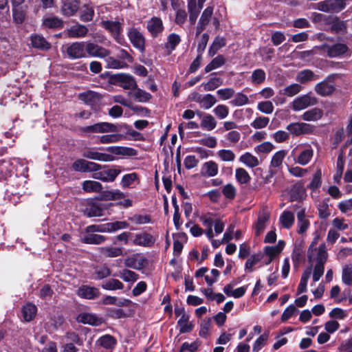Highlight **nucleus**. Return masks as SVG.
<instances>
[{
    "label": "nucleus",
    "instance_id": "a211bd4d",
    "mask_svg": "<svg viewBox=\"0 0 352 352\" xmlns=\"http://www.w3.org/2000/svg\"><path fill=\"white\" fill-rule=\"evenodd\" d=\"M219 166L214 161L204 162L200 169V174L204 177H213L218 174Z\"/></svg>",
    "mask_w": 352,
    "mask_h": 352
},
{
    "label": "nucleus",
    "instance_id": "dca6fc26",
    "mask_svg": "<svg viewBox=\"0 0 352 352\" xmlns=\"http://www.w3.org/2000/svg\"><path fill=\"white\" fill-rule=\"evenodd\" d=\"M147 264V260L146 258L140 254H136L126 258L124 260V265L126 267H131L133 269H142Z\"/></svg>",
    "mask_w": 352,
    "mask_h": 352
},
{
    "label": "nucleus",
    "instance_id": "f704fd0d",
    "mask_svg": "<svg viewBox=\"0 0 352 352\" xmlns=\"http://www.w3.org/2000/svg\"><path fill=\"white\" fill-rule=\"evenodd\" d=\"M239 161L249 168H254L259 165L258 159L249 152L245 153L239 157Z\"/></svg>",
    "mask_w": 352,
    "mask_h": 352
},
{
    "label": "nucleus",
    "instance_id": "bb28decb",
    "mask_svg": "<svg viewBox=\"0 0 352 352\" xmlns=\"http://www.w3.org/2000/svg\"><path fill=\"white\" fill-rule=\"evenodd\" d=\"M79 9V2L78 0H66L61 8L63 14L69 16L74 15Z\"/></svg>",
    "mask_w": 352,
    "mask_h": 352
},
{
    "label": "nucleus",
    "instance_id": "09e8293b",
    "mask_svg": "<svg viewBox=\"0 0 352 352\" xmlns=\"http://www.w3.org/2000/svg\"><path fill=\"white\" fill-rule=\"evenodd\" d=\"M43 24L49 28H58L63 26V21L56 16H45L43 18Z\"/></svg>",
    "mask_w": 352,
    "mask_h": 352
},
{
    "label": "nucleus",
    "instance_id": "f3484780",
    "mask_svg": "<svg viewBox=\"0 0 352 352\" xmlns=\"http://www.w3.org/2000/svg\"><path fill=\"white\" fill-rule=\"evenodd\" d=\"M270 213L266 210H262L259 212L256 222L254 228L256 236L261 235L266 228V224L270 220Z\"/></svg>",
    "mask_w": 352,
    "mask_h": 352
},
{
    "label": "nucleus",
    "instance_id": "6e6552de",
    "mask_svg": "<svg viewBox=\"0 0 352 352\" xmlns=\"http://www.w3.org/2000/svg\"><path fill=\"white\" fill-rule=\"evenodd\" d=\"M82 131L86 133H103L108 132H116L118 131V128L113 124L104 122L85 126L82 129Z\"/></svg>",
    "mask_w": 352,
    "mask_h": 352
},
{
    "label": "nucleus",
    "instance_id": "473e14b6",
    "mask_svg": "<svg viewBox=\"0 0 352 352\" xmlns=\"http://www.w3.org/2000/svg\"><path fill=\"white\" fill-rule=\"evenodd\" d=\"M285 245V241L283 240H280L276 245L265 247L264 252L270 258H274L283 251Z\"/></svg>",
    "mask_w": 352,
    "mask_h": 352
},
{
    "label": "nucleus",
    "instance_id": "0eeeda50",
    "mask_svg": "<svg viewBox=\"0 0 352 352\" xmlns=\"http://www.w3.org/2000/svg\"><path fill=\"white\" fill-rule=\"evenodd\" d=\"M286 129L294 136H300L314 133L316 127L305 122H292L288 124Z\"/></svg>",
    "mask_w": 352,
    "mask_h": 352
},
{
    "label": "nucleus",
    "instance_id": "4be33fe9",
    "mask_svg": "<svg viewBox=\"0 0 352 352\" xmlns=\"http://www.w3.org/2000/svg\"><path fill=\"white\" fill-rule=\"evenodd\" d=\"M309 221L306 219L305 208H300L297 212L298 233L302 234L309 227Z\"/></svg>",
    "mask_w": 352,
    "mask_h": 352
},
{
    "label": "nucleus",
    "instance_id": "a19ab883",
    "mask_svg": "<svg viewBox=\"0 0 352 352\" xmlns=\"http://www.w3.org/2000/svg\"><path fill=\"white\" fill-rule=\"evenodd\" d=\"M223 79L220 77L212 76L208 82L203 83L201 86L206 91H213L223 85Z\"/></svg>",
    "mask_w": 352,
    "mask_h": 352
},
{
    "label": "nucleus",
    "instance_id": "b1692460",
    "mask_svg": "<svg viewBox=\"0 0 352 352\" xmlns=\"http://www.w3.org/2000/svg\"><path fill=\"white\" fill-rule=\"evenodd\" d=\"M314 90L318 95L324 97L332 94L335 91V87L327 80H324L316 84Z\"/></svg>",
    "mask_w": 352,
    "mask_h": 352
},
{
    "label": "nucleus",
    "instance_id": "412c9836",
    "mask_svg": "<svg viewBox=\"0 0 352 352\" xmlns=\"http://www.w3.org/2000/svg\"><path fill=\"white\" fill-rule=\"evenodd\" d=\"M77 294L81 298L91 300L96 298L99 296L100 292L96 287L82 285L78 288Z\"/></svg>",
    "mask_w": 352,
    "mask_h": 352
},
{
    "label": "nucleus",
    "instance_id": "c03bdc74",
    "mask_svg": "<svg viewBox=\"0 0 352 352\" xmlns=\"http://www.w3.org/2000/svg\"><path fill=\"white\" fill-rule=\"evenodd\" d=\"M311 268L309 267L306 269L301 276L300 283L298 286L297 292L298 294L304 293L307 291V285L308 280L311 276Z\"/></svg>",
    "mask_w": 352,
    "mask_h": 352
},
{
    "label": "nucleus",
    "instance_id": "de8ad7c7",
    "mask_svg": "<svg viewBox=\"0 0 352 352\" xmlns=\"http://www.w3.org/2000/svg\"><path fill=\"white\" fill-rule=\"evenodd\" d=\"M287 155L285 150H280L276 152L271 160L270 166L272 168H280L283 164V160Z\"/></svg>",
    "mask_w": 352,
    "mask_h": 352
},
{
    "label": "nucleus",
    "instance_id": "2eb2a0df",
    "mask_svg": "<svg viewBox=\"0 0 352 352\" xmlns=\"http://www.w3.org/2000/svg\"><path fill=\"white\" fill-rule=\"evenodd\" d=\"M213 6H208L202 12L197 26V35L201 34L211 20L213 14Z\"/></svg>",
    "mask_w": 352,
    "mask_h": 352
},
{
    "label": "nucleus",
    "instance_id": "c756f323",
    "mask_svg": "<svg viewBox=\"0 0 352 352\" xmlns=\"http://www.w3.org/2000/svg\"><path fill=\"white\" fill-rule=\"evenodd\" d=\"M106 150L113 154L119 155L135 156L137 151L132 148L124 146H109Z\"/></svg>",
    "mask_w": 352,
    "mask_h": 352
},
{
    "label": "nucleus",
    "instance_id": "c85d7f7f",
    "mask_svg": "<svg viewBox=\"0 0 352 352\" xmlns=\"http://www.w3.org/2000/svg\"><path fill=\"white\" fill-rule=\"evenodd\" d=\"M88 32V28L83 25L76 24L67 30V35L71 38L84 37Z\"/></svg>",
    "mask_w": 352,
    "mask_h": 352
},
{
    "label": "nucleus",
    "instance_id": "6ab92c4d",
    "mask_svg": "<svg viewBox=\"0 0 352 352\" xmlns=\"http://www.w3.org/2000/svg\"><path fill=\"white\" fill-rule=\"evenodd\" d=\"M85 48L86 52L93 57L104 58L110 54L107 49L92 43H86Z\"/></svg>",
    "mask_w": 352,
    "mask_h": 352
},
{
    "label": "nucleus",
    "instance_id": "1a4fd4ad",
    "mask_svg": "<svg viewBox=\"0 0 352 352\" xmlns=\"http://www.w3.org/2000/svg\"><path fill=\"white\" fill-rule=\"evenodd\" d=\"M102 166L96 162H89L84 159H78L72 164V168L75 171L91 173L100 170Z\"/></svg>",
    "mask_w": 352,
    "mask_h": 352
},
{
    "label": "nucleus",
    "instance_id": "4468645a",
    "mask_svg": "<svg viewBox=\"0 0 352 352\" xmlns=\"http://www.w3.org/2000/svg\"><path fill=\"white\" fill-rule=\"evenodd\" d=\"M128 36L133 45L140 51H144L145 39L142 34L135 28H131Z\"/></svg>",
    "mask_w": 352,
    "mask_h": 352
},
{
    "label": "nucleus",
    "instance_id": "7ed1b4c3",
    "mask_svg": "<svg viewBox=\"0 0 352 352\" xmlns=\"http://www.w3.org/2000/svg\"><path fill=\"white\" fill-rule=\"evenodd\" d=\"M129 227V223L126 221L109 222L102 225H91L85 228L87 233L91 232H114L120 230L125 229Z\"/></svg>",
    "mask_w": 352,
    "mask_h": 352
},
{
    "label": "nucleus",
    "instance_id": "9b49d317",
    "mask_svg": "<svg viewBox=\"0 0 352 352\" xmlns=\"http://www.w3.org/2000/svg\"><path fill=\"white\" fill-rule=\"evenodd\" d=\"M101 25L111 34L118 43H122L123 38L120 36L122 28L120 23L112 21H102Z\"/></svg>",
    "mask_w": 352,
    "mask_h": 352
},
{
    "label": "nucleus",
    "instance_id": "72a5a7b5",
    "mask_svg": "<svg viewBox=\"0 0 352 352\" xmlns=\"http://www.w3.org/2000/svg\"><path fill=\"white\" fill-rule=\"evenodd\" d=\"M100 252L106 257H118L123 255V249L118 247H101L99 248Z\"/></svg>",
    "mask_w": 352,
    "mask_h": 352
},
{
    "label": "nucleus",
    "instance_id": "c9c22d12",
    "mask_svg": "<svg viewBox=\"0 0 352 352\" xmlns=\"http://www.w3.org/2000/svg\"><path fill=\"white\" fill-rule=\"evenodd\" d=\"M80 241L86 244L99 245L103 243L106 241V237L103 235L97 234H88L83 236Z\"/></svg>",
    "mask_w": 352,
    "mask_h": 352
},
{
    "label": "nucleus",
    "instance_id": "864d4df0",
    "mask_svg": "<svg viewBox=\"0 0 352 352\" xmlns=\"http://www.w3.org/2000/svg\"><path fill=\"white\" fill-rule=\"evenodd\" d=\"M226 39L223 37L217 36L212 42V44L209 50V54L214 56L217 51L226 45Z\"/></svg>",
    "mask_w": 352,
    "mask_h": 352
},
{
    "label": "nucleus",
    "instance_id": "f03ea898",
    "mask_svg": "<svg viewBox=\"0 0 352 352\" xmlns=\"http://www.w3.org/2000/svg\"><path fill=\"white\" fill-rule=\"evenodd\" d=\"M122 170L119 166H102L100 170L93 174V178L104 182H113L121 173Z\"/></svg>",
    "mask_w": 352,
    "mask_h": 352
},
{
    "label": "nucleus",
    "instance_id": "bf43d9fd",
    "mask_svg": "<svg viewBox=\"0 0 352 352\" xmlns=\"http://www.w3.org/2000/svg\"><path fill=\"white\" fill-rule=\"evenodd\" d=\"M225 63V58L223 56L219 55L214 58L212 59V60L205 67V72L206 73L210 72V71L215 69L221 65H223Z\"/></svg>",
    "mask_w": 352,
    "mask_h": 352
},
{
    "label": "nucleus",
    "instance_id": "20e7f679",
    "mask_svg": "<svg viewBox=\"0 0 352 352\" xmlns=\"http://www.w3.org/2000/svg\"><path fill=\"white\" fill-rule=\"evenodd\" d=\"M302 147V144L297 145L292 149L291 155L294 157L296 163L301 166H306L313 158L314 150L310 146H307L305 148L302 149L300 153L296 156L297 151H300Z\"/></svg>",
    "mask_w": 352,
    "mask_h": 352
},
{
    "label": "nucleus",
    "instance_id": "f8f14e48",
    "mask_svg": "<svg viewBox=\"0 0 352 352\" xmlns=\"http://www.w3.org/2000/svg\"><path fill=\"white\" fill-rule=\"evenodd\" d=\"M82 156L89 160L104 162H112L114 160V157L113 155L108 153L98 152L93 148H87L84 151Z\"/></svg>",
    "mask_w": 352,
    "mask_h": 352
},
{
    "label": "nucleus",
    "instance_id": "e2e57ef3",
    "mask_svg": "<svg viewBox=\"0 0 352 352\" xmlns=\"http://www.w3.org/2000/svg\"><path fill=\"white\" fill-rule=\"evenodd\" d=\"M318 215L320 219H326L330 215L328 202L326 200L320 201L317 206Z\"/></svg>",
    "mask_w": 352,
    "mask_h": 352
},
{
    "label": "nucleus",
    "instance_id": "680f3d73",
    "mask_svg": "<svg viewBox=\"0 0 352 352\" xmlns=\"http://www.w3.org/2000/svg\"><path fill=\"white\" fill-rule=\"evenodd\" d=\"M264 256L263 253H258L252 255L246 261L245 264V270H250V272L252 271V267L254 265L260 262Z\"/></svg>",
    "mask_w": 352,
    "mask_h": 352
},
{
    "label": "nucleus",
    "instance_id": "69168bd1",
    "mask_svg": "<svg viewBox=\"0 0 352 352\" xmlns=\"http://www.w3.org/2000/svg\"><path fill=\"white\" fill-rule=\"evenodd\" d=\"M135 89V91L133 93V96L135 99L140 102H148L152 97L149 93L144 90L138 89L137 87Z\"/></svg>",
    "mask_w": 352,
    "mask_h": 352
},
{
    "label": "nucleus",
    "instance_id": "37998d69",
    "mask_svg": "<svg viewBox=\"0 0 352 352\" xmlns=\"http://www.w3.org/2000/svg\"><path fill=\"white\" fill-rule=\"evenodd\" d=\"M294 215L290 211H284L280 216V223L285 228H290L294 223Z\"/></svg>",
    "mask_w": 352,
    "mask_h": 352
},
{
    "label": "nucleus",
    "instance_id": "8fccbe9b",
    "mask_svg": "<svg viewBox=\"0 0 352 352\" xmlns=\"http://www.w3.org/2000/svg\"><path fill=\"white\" fill-rule=\"evenodd\" d=\"M129 220L135 225H144L151 223V217L148 214H135L129 217Z\"/></svg>",
    "mask_w": 352,
    "mask_h": 352
},
{
    "label": "nucleus",
    "instance_id": "ea45409f",
    "mask_svg": "<svg viewBox=\"0 0 352 352\" xmlns=\"http://www.w3.org/2000/svg\"><path fill=\"white\" fill-rule=\"evenodd\" d=\"M177 325L179 328V332L184 333L190 332L192 329V324L189 322V316L186 313H183L181 318L177 322Z\"/></svg>",
    "mask_w": 352,
    "mask_h": 352
},
{
    "label": "nucleus",
    "instance_id": "423d86ee",
    "mask_svg": "<svg viewBox=\"0 0 352 352\" xmlns=\"http://www.w3.org/2000/svg\"><path fill=\"white\" fill-rule=\"evenodd\" d=\"M86 43L85 42H74L63 47L64 52L70 59H77L86 56Z\"/></svg>",
    "mask_w": 352,
    "mask_h": 352
},
{
    "label": "nucleus",
    "instance_id": "a878e982",
    "mask_svg": "<svg viewBox=\"0 0 352 352\" xmlns=\"http://www.w3.org/2000/svg\"><path fill=\"white\" fill-rule=\"evenodd\" d=\"M323 114L324 112L321 109L315 107L304 112L301 118L307 122H316L321 119Z\"/></svg>",
    "mask_w": 352,
    "mask_h": 352
},
{
    "label": "nucleus",
    "instance_id": "58836bf2",
    "mask_svg": "<svg viewBox=\"0 0 352 352\" xmlns=\"http://www.w3.org/2000/svg\"><path fill=\"white\" fill-rule=\"evenodd\" d=\"M139 177L136 173L124 175L120 181V185L123 188L131 187L135 182H139Z\"/></svg>",
    "mask_w": 352,
    "mask_h": 352
},
{
    "label": "nucleus",
    "instance_id": "49530a36",
    "mask_svg": "<svg viewBox=\"0 0 352 352\" xmlns=\"http://www.w3.org/2000/svg\"><path fill=\"white\" fill-rule=\"evenodd\" d=\"M121 87L125 89H135L137 87V83L134 78L130 75H122L120 77Z\"/></svg>",
    "mask_w": 352,
    "mask_h": 352
},
{
    "label": "nucleus",
    "instance_id": "aec40b11",
    "mask_svg": "<svg viewBox=\"0 0 352 352\" xmlns=\"http://www.w3.org/2000/svg\"><path fill=\"white\" fill-rule=\"evenodd\" d=\"M146 28L152 36H156L164 30L162 21L158 17H153L147 21Z\"/></svg>",
    "mask_w": 352,
    "mask_h": 352
},
{
    "label": "nucleus",
    "instance_id": "f257e3e1",
    "mask_svg": "<svg viewBox=\"0 0 352 352\" xmlns=\"http://www.w3.org/2000/svg\"><path fill=\"white\" fill-rule=\"evenodd\" d=\"M317 239H314L309 250L308 257L310 261H316V263L313 272V280L317 282L320 280L324 274V263L327 260L328 254L326 250L325 244L320 245L318 249L314 248V245L317 243Z\"/></svg>",
    "mask_w": 352,
    "mask_h": 352
},
{
    "label": "nucleus",
    "instance_id": "e433bc0d",
    "mask_svg": "<svg viewBox=\"0 0 352 352\" xmlns=\"http://www.w3.org/2000/svg\"><path fill=\"white\" fill-rule=\"evenodd\" d=\"M78 320L79 322L84 324H88L91 325H99L101 323V320L92 314L83 313L80 314Z\"/></svg>",
    "mask_w": 352,
    "mask_h": 352
},
{
    "label": "nucleus",
    "instance_id": "39448f33",
    "mask_svg": "<svg viewBox=\"0 0 352 352\" xmlns=\"http://www.w3.org/2000/svg\"><path fill=\"white\" fill-rule=\"evenodd\" d=\"M317 103L318 99L309 92L296 97L291 103V107L294 111H299Z\"/></svg>",
    "mask_w": 352,
    "mask_h": 352
},
{
    "label": "nucleus",
    "instance_id": "ddd939ff",
    "mask_svg": "<svg viewBox=\"0 0 352 352\" xmlns=\"http://www.w3.org/2000/svg\"><path fill=\"white\" fill-rule=\"evenodd\" d=\"M321 49L327 52L328 56L331 58L340 56L348 50L347 46L343 43H337L333 45L325 44L321 46Z\"/></svg>",
    "mask_w": 352,
    "mask_h": 352
},
{
    "label": "nucleus",
    "instance_id": "4d7b16f0",
    "mask_svg": "<svg viewBox=\"0 0 352 352\" xmlns=\"http://www.w3.org/2000/svg\"><path fill=\"white\" fill-rule=\"evenodd\" d=\"M107 200H118L125 197V194L120 190H105L102 193Z\"/></svg>",
    "mask_w": 352,
    "mask_h": 352
},
{
    "label": "nucleus",
    "instance_id": "79ce46f5",
    "mask_svg": "<svg viewBox=\"0 0 352 352\" xmlns=\"http://www.w3.org/2000/svg\"><path fill=\"white\" fill-rule=\"evenodd\" d=\"M82 187L87 192H98L102 189V184L100 182L92 180L84 181Z\"/></svg>",
    "mask_w": 352,
    "mask_h": 352
},
{
    "label": "nucleus",
    "instance_id": "cd10ccee",
    "mask_svg": "<svg viewBox=\"0 0 352 352\" xmlns=\"http://www.w3.org/2000/svg\"><path fill=\"white\" fill-rule=\"evenodd\" d=\"M116 339L109 334L102 336L96 340V344L105 349H113L116 346Z\"/></svg>",
    "mask_w": 352,
    "mask_h": 352
},
{
    "label": "nucleus",
    "instance_id": "13d9d810",
    "mask_svg": "<svg viewBox=\"0 0 352 352\" xmlns=\"http://www.w3.org/2000/svg\"><path fill=\"white\" fill-rule=\"evenodd\" d=\"M201 99L199 105L204 109H209L217 102L215 97L211 94L204 95Z\"/></svg>",
    "mask_w": 352,
    "mask_h": 352
},
{
    "label": "nucleus",
    "instance_id": "338daca9",
    "mask_svg": "<svg viewBox=\"0 0 352 352\" xmlns=\"http://www.w3.org/2000/svg\"><path fill=\"white\" fill-rule=\"evenodd\" d=\"M217 156L223 162H232L235 159V154L229 149H222L217 152Z\"/></svg>",
    "mask_w": 352,
    "mask_h": 352
},
{
    "label": "nucleus",
    "instance_id": "9d476101",
    "mask_svg": "<svg viewBox=\"0 0 352 352\" xmlns=\"http://www.w3.org/2000/svg\"><path fill=\"white\" fill-rule=\"evenodd\" d=\"M155 241V236L146 232H142L135 234L132 243L134 245L151 248L154 245Z\"/></svg>",
    "mask_w": 352,
    "mask_h": 352
},
{
    "label": "nucleus",
    "instance_id": "393cba45",
    "mask_svg": "<svg viewBox=\"0 0 352 352\" xmlns=\"http://www.w3.org/2000/svg\"><path fill=\"white\" fill-rule=\"evenodd\" d=\"M206 1V0H195V8H192L190 10L188 5V0H187V7L189 13V21L191 25H194L195 23L197 16Z\"/></svg>",
    "mask_w": 352,
    "mask_h": 352
},
{
    "label": "nucleus",
    "instance_id": "3c124183",
    "mask_svg": "<svg viewBox=\"0 0 352 352\" xmlns=\"http://www.w3.org/2000/svg\"><path fill=\"white\" fill-rule=\"evenodd\" d=\"M342 281L346 285H352V264H348L343 267Z\"/></svg>",
    "mask_w": 352,
    "mask_h": 352
},
{
    "label": "nucleus",
    "instance_id": "0e129e2a",
    "mask_svg": "<svg viewBox=\"0 0 352 352\" xmlns=\"http://www.w3.org/2000/svg\"><path fill=\"white\" fill-rule=\"evenodd\" d=\"M119 276L126 282H135L138 278V275L131 270H123L120 272Z\"/></svg>",
    "mask_w": 352,
    "mask_h": 352
},
{
    "label": "nucleus",
    "instance_id": "052dcab7",
    "mask_svg": "<svg viewBox=\"0 0 352 352\" xmlns=\"http://www.w3.org/2000/svg\"><path fill=\"white\" fill-rule=\"evenodd\" d=\"M124 285L119 280L109 279L102 285V287L106 290L122 289Z\"/></svg>",
    "mask_w": 352,
    "mask_h": 352
},
{
    "label": "nucleus",
    "instance_id": "4c0bfd02",
    "mask_svg": "<svg viewBox=\"0 0 352 352\" xmlns=\"http://www.w3.org/2000/svg\"><path fill=\"white\" fill-rule=\"evenodd\" d=\"M37 311L36 307L32 304L28 303L22 308V315L23 319L26 322L31 321L36 316Z\"/></svg>",
    "mask_w": 352,
    "mask_h": 352
},
{
    "label": "nucleus",
    "instance_id": "5701e85b",
    "mask_svg": "<svg viewBox=\"0 0 352 352\" xmlns=\"http://www.w3.org/2000/svg\"><path fill=\"white\" fill-rule=\"evenodd\" d=\"M79 99L88 105L94 106L101 99V96L93 91H87L79 94Z\"/></svg>",
    "mask_w": 352,
    "mask_h": 352
},
{
    "label": "nucleus",
    "instance_id": "6e6d98bb",
    "mask_svg": "<svg viewBox=\"0 0 352 352\" xmlns=\"http://www.w3.org/2000/svg\"><path fill=\"white\" fill-rule=\"evenodd\" d=\"M302 90V87L298 83L291 84L283 89L282 94L287 97H292L298 94Z\"/></svg>",
    "mask_w": 352,
    "mask_h": 352
},
{
    "label": "nucleus",
    "instance_id": "774afa93",
    "mask_svg": "<svg viewBox=\"0 0 352 352\" xmlns=\"http://www.w3.org/2000/svg\"><path fill=\"white\" fill-rule=\"evenodd\" d=\"M215 116L220 120L225 119L229 114V108L225 104H219L214 109Z\"/></svg>",
    "mask_w": 352,
    "mask_h": 352
},
{
    "label": "nucleus",
    "instance_id": "603ef678",
    "mask_svg": "<svg viewBox=\"0 0 352 352\" xmlns=\"http://www.w3.org/2000/svg\"><path fill=\"white\" fill-rule=\"evenodd\" d=\"M230 103L235 107H241L250 103L249 98L245 94L239 92L234 94V99L231 100Z\"/></svg>",
    "mask_w": 352,
    "mask_h": 352
},
{
    "label": "nucleus",
    "instance_id": "2f4dec72",
    "mask_svg": "<svg viewBox=\"0 0 352 352\" xmlns=\"http://www.w3.org/2000/svg\"><path fill=\"white\" fill-rule=\"evenodd\" d=\"M31 44L32 47L46 50L50 48V44L45 39V38L40 35H32L30 37Z\"/></svg>",
    "mask_w": 352,
    "mask_h": 352
},
{
    "label": "nucleus",
    "instance_id": "a18cd8bd",
    "mask_svg": "<svg viewBox=\"0 0 352 352\" xmlns=\"http://www.w3.org/2000/svg\"><path fill=\"white\" fill-rule=\"evenodd\" d=\"M217 126L215 118L210 114H206L203 116L201 122V127L207 131L213 130Z\"/></svg>",
    "mask_w": 352,
    "mask_h": 352
},
{
    "label": "nucleus",
    "instance_id": "5fc2aeb1",
    "mask_svg": "<svg viewBox=\"0 0 352 352\" xmlns=\"http://www.w3.org/2000/svg\"><path fill=\"white\" fill-rule=\"evenodd\" d=\"M235 177L237 182L241 184H248L251 179L250 175L248 171L243 168L236 169Z\"/></svg>",
    "mask_w": 352,
    "mask_h": 352
},
{
    "label": "nucleus",
    "instance_id": "7c9ffc66",
    "mask_svg": "<svg viewBox=\"0 0 352 352\" xmlns=\"http://www.w3.org/2000/svg\"><path fill=\"white\" fill-rule=\"evenodd\" d=\"M316 79H318L317 76L311 70L307 69L299 72L296 77V80L301 84H305Z\"/></svg>",
    "mask_w": 352,
    "mask_h": 352
}]
</instances>
